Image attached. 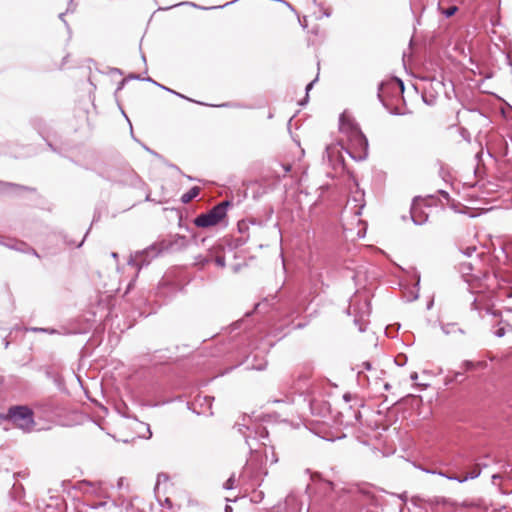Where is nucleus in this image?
Masks as SVG:
<instances>
[{
  "label": "nucleus",
  "instance_id": "18",
  "mask_svg": "<svg viewBox=\"0 0 512 512\" xmlns=\"http://www.w3.org/2000/svg\"><path fill=\"white\" fill-rule=\"evenodd\" d=\"M235 478L234 475H231L227 481L224 483L223 487L226 490H230L234 488Z\"/></svg>",
  "mask_w": 512,
  "mask_h": 512
},
{
  "label": "nucleus",
  "instance_id": "40",
  "mask_svg": "<svg viewBox=\"0 0 512 512\" xmlns=\"http://www.w3.org/2000/svg\"><path fill=\"white\" fill-rule=\"evenodd\" d=\"M235 1H230L229 3H226L225 6L229 5V4H233ZM224 7V5H223ZM219 8H222V6H219Z\"/></svg>",
  "mask_w": 512,
  "mask_h": 512
},
{
  "label": "nucleus",
  "instance_id": "15",
  "mask_svg": "<svg viewBox=\"0 0 512 512\" xmlns=\"http://www.w3.org/2000/svg\"><path fill=\"white\" fill-rule=\"evenodd\" d=\"M476 249L477 247L475 245L467 246L465 248L462 245L459 246V250L467 257H471Z\"/></svg>",
  "mask_w": 512,
  "mask_h": 512
},
{
  "label": "nucleus",
  "instance_id": "31",
  "mask_svg": "<svg viewBox=\"0 0 512 512\" xmlns=\"http://www.w3.org/2000/svg\"><path fill=\"white\" fill-rule=\"evenodd\" d=\"M82 485H83V486H88V487H92V486H93V485H92L90 482H88V481H83V482H82Z\"/></svg>",
  "mask_w": 512,
  "mask_h": 512
},
{
  "label": "nucleus",
  "instance_id": "3",
  "mask_svg": "<svg viewBox=\"0 0 512 512\" xmlns=\"http://www.w3.org/2000/svg\"><path fill=\"white\" fill-rule=\"evenodd\" d=\"M8 416L23 431L29 432L34 426L33 412L26 406L11 407Z\"/></svg>",
  "mask_w": 512,
  "mask_h": 512
},
{
  "label": "nucleus",
  "instance_id": "7",
  "mask_svg": "<svg viewBox=\"0 0 512 512\" xmlns=\"http://www.w3.org/2000/svg\"><path fill=\"white\" fill-rule=\"evenodd\" d=\"M426 472L431 473V474H438L442 477L447 478L448 480L457 481L459 483H464L468 480H473V479L478 478L481 474V467L479 466V464H473L471 466L470 470L463 476L447 474L442 471L436 472V471L426 470Z\"/></svg>",
  "mask_w": 512,
  "mask_h": 512
},
{
  "label": "nucleus",
  "instance_id": "41",
  "mask_svg": "<svg viewBox=\"0 0 512 512\" xmlns=\"http://www.w3.org/2000/svg\"><path fill=\"white\" fill-rule=\"evenodd\" d=\"M5 185H6V186H10V187H16V185L11 184V183H6Z\"/></svg>",
  "mask_w": 512,
  "mask_h": 512
},
{
  "label": "nucleus",
  "instance_id": "29",
  "mask_svg": "<svg viewBox=\"0 0 512 512\" xmlns=\"http://www.w3.org/2000/svg\"><path fill=\"white\" fill-rule=\"evenodd\" d=\"M271 462L272 463H276L278 461V459L274 456V452L272 451V455H271Z\"/></svg>",
  "mask_w": 512,
  "mask_h": 512
},
{
  "label": "nucleus",
  "instance_id": "38",
  "mask_svg": "<svg viewBox=\"0 0 512 512\" xmlns=\"http://www.w3.org/2000/svg\"><path fill=\"white\" fill-rule=\"evenodd\" d=\"M111 255H112V257H113V258H115V259L118 257V254H117L116 252H113Z\"/></svg>",
  "mask_w": 512,
  "mask_h": 512
},
{
  "label": "nucleus",
  "instance_id": "1",
  "mask_svg": "<svg viewBox=\"0 0 512 512\" xmlns=\"http://www.w3.org/2000/svg\"><path fill=\"white\" fill-rule=\"evenodd\" d=\"M339 129L341 133L347 136L348 140L354 146L366 152L368 148V141L352 118L344 113L341 114L339 118Z\"/></svg>",
  "mask_w": 512,
  "mask_h": 512
},
{
  "label": "nucleus",
  "instance_id": "13",
  "mask_svg": "<svg viewBox=\"0 0 512 512\" xmlns=\"http://www.w3.org/2000/svg\"><path fill=\"white\" fill-rule=\"evenodd\" d=\"M438 9L441 12V14H443L446 18H449L457 12L458 7L453 5L450 6L449 8L444 9L440 6V4H438Z\"/></svg>",
  "mask_w": 512,
  "mask_h": 512
},
{
  "label": "nucleus",
  "instance_id": "23",
  "mask_svg": "<svg viewBox=\"0 0 512 512\" xmlns=\"http://www.w3.org/2000/svg\"><path fill=\"white\" fill-rule=\"evenodd\" d=\"M257 428H258V430L256 431L257 434H259L262 438L267 436V431L265 430L264 427L258 426Z\"/></svg>",
  "mask_w": 512,
  "mask_h": 512
},
{
  "label": "nucleus",
  "instance_id": "2",
  "mask_svg": "<svg viewBox=\"0 0 512 512\" xmlns=\"http://www.w3.org/2000/svg\"><path fill=\"white\" fill-rule=\"evenodd\" d=\"M232 202L225 200L215 205L207 213H202L194 219L195 226L199 228H209L220 224L227 216L228 207Z\"/></svg>",
  "mask_w": 512,
  "mask_h": 512
},
{
  "label": "nucleus",
  "instance_id": "20",
  "mask_svg": "<svg viewBox=\"0 0 512 512\" xmlns=\"http://www.w3.org/2000/svg\"><path fill=\"white\" fill-rule=\"evenodd\" d=\"M215 263L217 266L223 268L225 267L226 263H225V257L224 256H217L215 258Z\"/></svg>",
  "mask_w": 512,
  "mask_h": 512
},
{
  "label": "nucleus",
  "instance_id": "11",
  "mask_svg": "<svg viewBox=\"0 0 512 512\" xmlns=\"http://www.w3.org/2000/svg\"><path fill=\"white\" fill-rule=\"evenodd\" d=\"M131 78H135V79H138V80H146V81L152 82V83L156 84L157 86H159L160 88H162V89H164V90H166V91H168L170 93H173V94H175V95H177V96H179L181 98L187 99V97H185L184 95H182V94H180V93H178V92H176V91H174V90H172L170 88H167V87H165L163 85L158 84L157 82H155L151 78H140L139 76H131ZM188 100H190V99L188 98Z\"/></svg>",
  "mask_w": 512,
  "mask_h": 512
},
{
  "label": "nucleus",
  "instance_id": "43",
  "mask_svg": "<svg viewBox=\"0 0 512 512\" xmlns=\"http://www.w3.org/2000/svg\"><path fill=\"white\" fill-rule=\"evenodd\" d=\"M324 15H325L326 17H329V16H330V12L325 11V12H324Z\"/></svg>",
  "mask_w": 512,
  "mask_h": 512
},
{
  "label": "nucleus",
  "instance_id": "48",
  "mask_svg": "<svg viewBox=\"0 0 512 512\" xmlns=\"http://www.w3.org/2000/svg\"><path fill=\"white\" fill-rule=\"evenodd\" d=\"M265 457L268 460V453H267V451H265Z\"/></svg>",
  "mask_w": 512,
  "mask_h": 512
},
{
  "label": "nucleus",
  "instance_id": "22",
  "mask_svg": "<svg viewBox=\"0 0 512 512\" xmlns=\"http://www.w3.org/2000/svg\"><path fill=\"white\" fill-rule=\"evenodd\" d=\"M463 367L465 370H472L475 367V364L472 361L466 360L463 362Z\"/></svg>",
  "mask_w": 512,
  "mask_h": 512
},
{
  "label": "nucleus",
  "instance_id": "17",
  "mask_svg": "<svg viewBox=\"0 0 512 512\" xmlns=\"http://www.w3.org/2000/svg\"><path fill=\"white\" fill-rule=\"evenodd\" d=\"M34 332H44L49 334H60L58 330L55 329H49V328H32L31 329Z\"/></svg>",
  "mask_w": 512,
  "mask_h": 512
},
{
  "label": "nucleus",
  "instance_id": "6",
  "mask_svg": "<svg viewBox=\"0 0 512 512\" xmlns=\"http://www.w3.org/2000/svg\"><path fill=\"white\" fill-rule=\"evenodd\" d=\"M158 253L159 251L157 248L151 246L143 251L136 252L133 256L130 257L128 264L142 268L149 265L150 261L157 257Z\"/></svg>",
  "mask_w": 512,
  "mask_h": 512
},
{
  "label": "nucleus",
  "instance_id": "9",
  "mask_svg": "<svg viewBox=\"0 0 512 512\" xmlns=\"http://www.w3.org/2000/svg\"><path fill=\"white\" fill-rule=\"evenodd\" d=\"M237 428H238V431L245 437L246 443L249 446L250 450L256 451L257 448H255L253 446V444L250 443V438H251L250 427L246 423H244V424H238Z\"/></svg>",
  "mask_w": 512,
  "mask_h": 512
},
{
  "label": "nucleus",
  "instance_id": "21",
  "mask_svg": "<svg viewBox=\"0 0 512 512\" xmlns=\"http://www.w3.org/2000/svg\"><path fill=\"white\" fill-rule=\"evenodd\" d=\"M506 334V331H505V328L504 327H498L497 329H495L494 331V335L496 337H503L504 335Z\"/></svg>",
  "mask_w": 512,
  "mask_h": 512
},
{
  "label": "nucleus",
  "instance_id": "12",
  "mask_svg": "<svg viewBox=\"0 0 512 512\" xmlns=\"http://www.w3.org/2000/svg\"><path fill=\"white\" fill-rule=\"evenodd\" d=\"M212 258L210 256L198 255L195 257L194 265L203 268L206 264L210 263Z\"/></svg>",
  "mask_w": 512,
  "mask_h": 512
},
{
  "label": "nucleus",
  "instance_id": "25",
  "mask_svg": "<svg viewBox=\"0 0 512 512\" xmlns=\"http://www.w3.org/2000/svg\"><path fill=\"white\" fill-rule=\"evenodd\" d=\"M471 307H472V309H473V310H479V309H480V308H479V306H478V300H477V298H475V299L473 300V302H472V304H471Z\"/></svg>",
  "mask_w": 512,
  "mask_h": 512
},
{
  "label": "nucleus",
  "instance_id": "19",
  "mask_svg": "<svg viewBox=\"0 0 512 512\" xmlns=\"http://www.w3.org/2000/svg\"><path fill=\"white\" fill-rule=\"evenodd\" d=\"M355 324L358 325L360 332H364L366 330L367 323L363 319H355Z\"/></svg>",
  "mask_w": 512,
  "mask_h": 512
},
{
  "label": "nucleus",
  "instance_id": "16",
  "mask_svg": "<svg viewBox=\"0 0 512 512\" xmlns=\"http://www.w3.org/2000/svg\"><path fill=\"white\" fill-rule=\"evenodd\" d=\"M361 369L358 370V376L360 377L364 370L366 371H371L372 370V364L369 362V361H364L361 365H360Z\"/></svg>",
  "mask_w": 512,
  "mask_h": 512
},
{
  "label": "nucleus",
  "instance_id": "42",
  "mask_svg": "<svg viewBox=\"0 0 512 512\" xmlns=\"http://www.w3.org/2000/svg\"><path fill=\"white\" fill-rule=\"evenodd\" d=\"M30 251L35 255L38 256L37 252L34 249H30Z\"/></svg>",
  "mask_w": 512,
  "mask_h": 512
},
{
  "label": "nucleus",
  "instance_id": "24",
  "mask_svg": "<svg viewBox=\"0 0 512 512\" xmlns=\"http://www.w3.org/2000/svg\"><path fill=\"white\" fill-rule=\"evenodd\" d=\"M0 244H2V245H4V246H6V247H8V248H11V249L20 250V248H19L16 244H15V245H12V244H10V243H3V242H1V241H0Z\"/></svg>",
  "mask_w": 512,
  "mask_h": 512
},
{
  "label": "nucleus",
  "instance_id": "30",
  "mask_svg": "<svg viewBox=\"0 0 512 512\" xmlns=\"http://www.w3.org/2000/svg\"><path fill=\"white\" fill-rule=\"evenodd\" d=\"M125 84V79H123L120 83H119V86H118V90L122 89L123 86Z\"/></svg>",
  "mask_w": 512,
  "mask_h": 512
},
{
  "label": "nucleus",
  "instance_id": "35",
  "mask_svg": "<svg viewBox=\"0 0 512 512\" xmlns=\"http://www.w3.org/2000/svg\"><path fill=\"white\" fill-rule=\"evenodd\" d=\"M64 16H65V14H64V13H61V14L59 15V18H60L63 22H65V23H66V21H65V19H64Z\"/></svg>",
  "mask_w": 512,
  "mask_h": 512
},
{
  "label": "nucleus",
  "instance_id": "34",
  "mask_svg": "<svg viewBox=\"0 0 512 512\" xmlns=\"http://www.w3.org/2000/svg\"><path fill=\"white\" fill-rule=\"evenodd\" d=\"M391 388V385L389 383L384 384V389L389 390Z\"/></svg>",
  "mask_w": 512,
  "mask_h": 512
},
{
  "label": "nucleus",
  "instance_id": "33",
  "mask_svg": "<svg viewBox=\"0 0 512 512\" xmlns=\"http://www.w3.org/2000/svg\"><path fill=\"white\" fill-rule=\"evenodd\" d=\"M291 170V166L290 165H286L284 166V171L287 173Z\"/></svg>",
  "mask_w": 512,
  "mask_h": 512
},
{
  "label": "nucleus",
  "instance_id": "14",
  "mask_svg": "<svg viewBox=\"0 0 512 512\" xmlns=\"http://www.w3.org/2000/svg\"><path fill=\"white\" fill-rule=\"evenodd\" d=\"M338 148L336 145H329L325 149V155L328 158L329 161L333 160V157L336 153H338Z\"/></svg>",
  "mask_w": 512,
  "mask_h": 512
},
{
  "label": "nucleus",
  "instance_id": "4",
  "mask_svg": "<svg viewBox=\"0 0 512 512\" xmlns=\"http://www.w3.org/2000/svg\"><path fill=\"white\" fill-rule=\"evenodd\" d=\"M472 265L471 263H462L460 265V272L467 283L469 291L474 294L478 293L484 288L483 281L486 279L487 274L478 271L477 273H472Z\"/></svg>",
  "mask_w": 512,
  "mask_h": 512
},
{
  "label": "nucleus",
  "instance_id": "26",
  "mask_svg": "<svg viewBox=\"0 0 512 512\" xmlns=\"http://www.w3.org/2000/svg\"><path fill=\"white\" fill-rule=\"evenodd\" d=\"M315 81H316V79H315V80H313V81H311V82L306 86V93H307V94H308V92L310 91V89L312 88V86H313V84H314V82H315Z\"/></svg>",
  "mask_w": 512,
  "mask_h": 512
},
{
  "label": "nucleus",
  "instance_id": "32",
  "mask_svg": "<svg viewBox=\"0 0 512 512\" xmlns=\"http://www.w3.org/2000/svg\"><path fill=\"white\" fill-rule=\"evenodd\" d=\"M224 510H225V512H232V507L229 505H226Z\"/></svg>",
  "mask_w": 512,
  "mask_h": 512
},
{
  "label": "nucleus",
  "instance_id": "8",
  "mask_svg": "<svg viewBox=\"0 0 512 512\" xmlns=\"http://www.w3.org/2000/svg\"><path fill=\"white\" fill-rule=\"evenodd\" d=\"M387 90L396 94H401L404 91V84L400 79L397 78L391 79L387 82L380 83L378 87L377 97L383 105H385L384 94L386 93Z\"/></svg>",
  "mask_w": 512,
  "mask_h": 512
},
{
  "label": "nucleus",
  "instance_id": "36",
  "mask_svg": "<svg viewBox=\"0 0 512 512\" xmlns=\"http://www.w3.org/2000/svg\"><path fill=\"white\" fill-rule=\"evenodd\" d=\"M147 430H148V436H147L146 438H150V437L152 436V433H151V431H150L149 426L147 427Z\"/></svg>",
  "mask_w": 512,
  "mask_h": 512
},
{
  "label": "nucleus",
  "instance_id": "44",
  "mask_svg": "<svg viewBox=\"0 0 512 512\" xmlns=\"http://www.w3.org/2000/svg\"><path fill=\"white\" fill-rule=\"evenodd\" d=\"M83 241H84V239L79 244H77V247H81V245L83 244Z\"/></svg>",
  "mask_w": 512,
  "mask_h": 512
},
{
  "label": "nucleus",
  "instance_id": "47",
  "mask_svg": "<svg viewBox=\"0 0 512 512\" xmlns=\"http://www.w3.org/2000/svg\"><path fill=\"white\" fill-rule=\"evenodd\" d=\"M417 297H418V295H414L411 300H415V299H417Z\"/></svg>",
  "mask_w": 512,
  "mask_h": 512
},
{
  "label": "nucleus",
  "instance_id": "46",
  "mask_svg": "<svg viewBox=\"0 0 512 512\" xmlns=\"http://www.w3.org/2000/svg\"><path fill=\"white\" fill-rule=\"evenodd\" d=\"M347 152H348V154L351 156V158H355V156H354V155H352L349 151H347Z\"/></svg>",
  "mask_w": 512,
  "mask_h": 512
},
{
  "label": "nucleus",
  "instance_id": "28",
  "mask_svg": "<svg viewBox=\"0 0 512 512\" xmlns=\"http://www.w3.org/2000/svg\"><path fill=\"white\" fill-rule=\"evenodd\" d=\"M308 377H309V376H308V373H305V374H303V375H302V374H299V376H298L299 380H301V379L306 380V379H308Z\"/></svg>",
  "mask_w": 512,
  "mask_h": 512
},
{
  "label": "nucleus",
  "instance_id": "5",
  "mask_svg": "<svg viewBox=\"0 0 512 512\" xmlns=\"http://www.w3.org/2000/svg\"><path fill=\"white\" fill-rule=\"evenodd\" d=\"M430 210L431 206L427 205L423 199L415 198L410 209L412 221L416 225H422L426 223Z\"/></svg>",
  "mask_w": 512,
  "mask_h": 512
},
{
  "label": "nucleus",
  "instance_id": "37",
  "mask_svg": "<svg viewBox=\"0 0 512 512\" xmlns=\"http://www.w3.org/2000/svg\"><path fill=\"white\" fill-rule=\"evenodd\" d=\"M424 101H425L426 103H428L429 105H432V104H433V100L427 101V100L424 98Z\"/></svg>",
  "mask_w": 512,
  "mask_h": 512
},
{
  "label": "nucleus",
  "instance_id": "27",
  "mask_svg": "<svg viewBox=\"0 0 512 512\" xmlns=\"http://www.w3.org/2000/svg\"><path fill=\"white\" fill-rule=\"evenodd\" d=\"M410 379H411L412 381L417 380V379H418V374H417V372H413V373H411V375H410Z\"/></svg>",
  "mask_w": 512,
  "mask_h": 512
},
{
  "label": "nucleus",
  "instance_id": "10",
  "mask_svg": "<svg viewBox=\"0 0 512 512\" xmlns=\"http://www.w3.org/2000/svg\"><path fill=\"white\" fill-rule=\"evenodd\" d=\"M199 193H200V188L198 186H194L189 191H187L186 193H184L181 196V202L184 204H187L190 201H192L194 198H196L199 195Z\"/></svg>",
  "mask_w": 512,
  "mask_h": 512
},
{
  "label": "nucleus",
  "instance_id": "39",
  "mask_svg": "<svg viewBox=\"0 0 512 512\" xmlns=\"http://www.w3.org/2000/svg\"><path fill=\"white\" fill-rule=\"evenodd\" d=\"M123 485V479H120L118 482V486L121 487Z\"/></svg>",
  "mask_w": 512,
  "mask_h": 512
},
{
  "label": "nucleus",
  "instance_id": "45",
  "mask_svg": "<svg viewBox=\"0 0 512 512\" xmlns=\"http://www.w3.org/2000/svg\"><path fill=\"white\" fill-rule=\"evenodd\" d=\"M365 306L367 307V310H368L367 314H369V307H368V303L367 302L365 303Z\"/></svg>",
  "mask_w": 512,
  "mask_h": 512
}]
</instances>
